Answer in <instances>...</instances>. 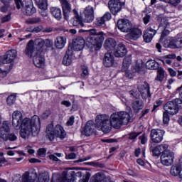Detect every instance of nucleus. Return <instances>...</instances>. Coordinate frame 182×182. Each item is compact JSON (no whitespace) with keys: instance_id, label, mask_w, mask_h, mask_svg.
I'll use <instances>...</instances> for the list:
<instances>
[{"instance_id":"obj_34","label":"nucleus","mask_w":182,"mask_h":182,"mask_svg":"<svg viewBox=\"0 0 182 182\" xmlns=\"http://www.w3.org/2000/svg\"><path fill=\"white\" fill-rule=\"evenodd\" d=\"M50 13L57 21L62 19V10L58 7H51Z\"/></svg>"},{"instance_id":"obj_22","label":"nucleus","mask_w":182,"mask_h":182,"mask_svg":"<svg viewBox=\"0 0 182 182\" xmlns=\"http://www.w3.org/2000/svg\"><path fill=\"white\" fill-rule=\"evenodd\" d=\"M16 50H9L2 56L4 63H12L16 59Z\"/></svg>"},{"instance_id":"obj_39","label":"nucleus","mask_w":182,"mask_h":182,"mask_svg":"<svg viewBox=\"0 0 182 182\" xmlns=\"http://www.w3.org/2000/svg\"><path fill=\"white\" fill-rule=\"evenodd\" d=\"M104 178L105 173L102 172H98L92 177L91 182H102Z\"/></svg>"},{"instance_id":"obj_53","label":"nucleus","mask_w":182,"mask_h":182,"mask_svg":"<svg viewBox=\"0 0 182 182\" xmlns=\"http://www.w3.org/2000/svg\"><path fill=\"white\" fill-rule=\"evenodd\" d=\"M89 75V70L87 67L82 68V74L81 75L82 77H86V76Z\"/></svg>"},{"instance_id":"obj_57","label":"nucleus","mask_w":182,"mask_h":182,"mask_svg":"<svg viewBox=\"0 0 182 182\" xmlns=\"http://www.w3.org/2000/svg\"><path fill=\"white\" fill-rule=\"evenodd\" d=\"M9 21H11V15H6L1 18V22L3 23L9 22Z\"/></svg>"},{"instance_id":"obj_16","label":"nucleus","mask_w":182,"mask_h":182,"mask_svg":"<svg viewBox=\"0 0 182 182\" xmlns=\"http://www.w3.org/2000/svg\"><path fill=\"white\" fill-rule=\"evenodd\" d=\"M155 25L156 24H151V26L149 27L144 33L143 38L146 43L151 42L154 35L157 33Z\"/></svg>"},{"instance_id":"obj_61","label":"nucleus","mask_w":182,"mask_h":182,"mask_svg":"<svg viewBox=\"0 0 182 182\" xmlns=\"http://www.w3.org/2000/svg\"><path fill=\"white\" fill-rule=\"evenodd\" d=\"M26 150L28 154H33V153H35V150H33V149H32V147L29 146L26 147Z\"/></svg>"},{"instance_id":"obj_3","label":"nucleus","mask_w":182,"mask_h":182,"mask_svg":"<svg viewBox=\"0 0 182 182\" xmlns=\"http://www.w3.org/2000/svg\"><path fill=\"white\" fill-rule=\"evenodd\" d=\"M90 36L86 40L82 37H77L73 40V49L79 52L85 48V44L87 48L93 52V50H100L105 42V36L106 33L103 31H97L96 28H92L85 31Z\"/></svg>"},{"instance_id":"obj_28","label":"nucleus","mask_w":182,"mask_h":182,"mask_svg":"<svg viewBox=\"0 0 182 182\" xmlns=\"http://www.w3.org/2000/svg\"><path fill=\"white\" fill-rule=\"evenodd\" d=\"M117 46V43L116 42V40L113 38H108L105 40L104 43V48L106 49V50L110 51V50H114V48Z\"/></svg>"},{"instance_id":"obj_31","label":"nucleus","mask_w":182,"mask_h":182,"mask_svg":"<svg viewBox=\"0 0 182 182\" xmlns=\"http://www.w3.org/2000/svg\"><path fill=\"white\" fill-rule=\"evenodd\" d=\"M144 108V103L141 100H136L132 102V109L134 113H139Z\"/></svg>"},{"instance_id":"obj_32","label":"nucleus","mask_w":182,"mask_h":182,"mask_svg":"<svg viewBox=\"0 0 182 182\" xmlns=\"http://www.w3.org/2000/svg\"><path fill=\"white\" fill-rule=\"evenodd\" d=\"M73 61V55H72V50H68L63 59V65H65V66H70Z\"/></svg>"},{"instance_id":"obj_63","label":"nucleus","mask_w":182,"mask_h":182,"mask_svg":"<svg viewBox=\"0 0 182 182\" xmlns=\"http://www.w3.org/2000/svg\"><path fill=\"white\" fill-rule=\"evenodd\" d=\"M105 22L106 21H105L103 17H101V18H98V20H97V23H98L99 26H102V25H105Z\"/></svg>"},{"instance_id":"obj_33","label":"nucleus","mask_w":182,"mask_h":182,"mask_svg":"<svg viewBox=\"0 0 182 182\" xmlns=\"http://www.w3.org/2000/svg\"><path fill=\"white\" fill-rule=\"evenodd\" d=\"M66 37L65 36H58L55 40V46L57 49H63L65 45H66Z\"/></svg>"},{"instance_id":"obj_37","label":"nucleus","mask_w":182,"mask_h":182,"mask_svg":"<svg viewBox=\"0 0 182 182\" xmlns=\"http://www.w3.org/2000/svg\"><path fill=\"white\" fill-rule=\"evenodd\" d=\"M164 69L161 67H159L157 69V75L155 78V80H156V82H163V80H164Z\"/></svg>"},{"instance_id":"obj_17","label":"nucleus","mask_w":182,"mask_h":182,"mask_svg":"<svg viewBox=\"0 0 182 182\" xmlns=\"http://www.w3.org/2000/svg\"><path fill=\"white\" fill-rule=\"evenodd\" d=\"M10 132L9 122L4 121L0 127V139H2L4 141H8V133Z\"/></svg>"},{"instance_id":"obj_24","label":"nucleus","mask_w":182,"mask_h":182,"mask_svg":"<svg viewBox=\"0 0 182 182\" xmlns=\"http://www.w3.org/2000/svg\"><path fill=\"white\" fill-rule=\"evenodd\" d=\"M33 64L36 68L43 69L46 66L45 57L42 54H37L33 57Z\"/></svg>"},{"instance_id":"obj_20","label":"nucleus","mask_w":182,"mask_h":182,"mask_svg":"<svg viewBox=\"0 0 182 182\" xmlns=\"http://www.w3.org/2000/svg\"><path fill=\"white\" fill-rule=\"evenodd\" d=\"M138 90L140 92L141 97L144 99L146 97H151V94L150 93V85L147 82H144L138 86Z\"/></svg>"},{"instance_id":"obj_62","label":"nucleus","mask_w":182,"mask_h":182,"mask_svg":"<svg viewBox=\"0 0 182 182\" xmlns=\"http://www.w3.org/2000/svg\"><path fill=\"white\" fill-rule=\"evenodd\" d=\"M43 29V27H42V26H39L33 28V32H35L36 33H39V32H41Z\"/></svg>"},{"instance_id":"obj_54","label":"nucleus","mask_w":182,"mask_h":182,"mask_svg":"<svg viewBox=\"0 0 182 182\" xmlns=\"http://www.w3.org/2000/svg\"><path fill=\"white\" fill-rule=\"evenodd\" d=\"M74 123H75V117L71 116L68 120L66 124L67 126H73Z\"/></svg>"},{"instance_id":"obj_51","label":"nucleus","mask_w":182,"mask_h":182,"mask_svg":"<svg viewBox=\"0 0 182 182\" xmlns=\"http://www.w3.org/2000/svg\"><path fill=\"white\" fill-rule=\"evenodd\" d=\"M139 135L140 133L132 132L129 134V139H130V140H134V139H136Z\"/></svg>"},{"instance_id":"obj_12","label":"nucleus","mask_w":182,"mask_h":182,"mask_svg":"<svg viewBox=\"0 0 182 182\" xmlns=\"http://www.w3.org/2000/svg\"><path fill=\"white\" fill-rule=\"evenodd\" d=\"M117 26L121 32L127 33L132 31L133 24L128 19H119L117 23Z\"/></svg>"},{"instance_id":"obj_10","label":"nucleus","mask_w":182,"mask_h":182,"mask_svg":"<svg viewBox=\"0 0 182 182\" xmlns=\"http://www.w3.org/2000/svg\"><path fill=\"white\" fill-rule=\"evenodd\" d=\"M164 130L160 129H154L151 130L150 137L152 143H161L164 137Z\"/></svg>"},{"instance_id":"obj_5","label":"nucleus","mask_w":182,"mask_h":182,"mask_svg":"<svg viewBox=\"0 0 182 182\" xmlns=\"http://www.w3.org/2000/svg\"><path fill=\"white\" fill-rule=\"evenodd\" d=\"M74 171H63L62 176L57 181L52 180L51 182H89L87 176H73Z\"/></svg>"},{"instance_id":"obj_14","label":"nucleus","mask_w":182,"mask_h":182,"mask_svg":"<svg viewBox=\"0 0 182 182\" xmlns=\"http://www.w3.org/2000/svg\"><path fill=\"white\" fill-rule=\"evenodd\" d=\"M168 144L163 143L161 144L157 145L154 148L153 146L150 147L151 151L154 157H159L165 152L166 150H168Z\"/></svg>"},{"instance_id":"obj_1","label":"nucleus","mask_w":182,"mask_h":182,"mask_svg":"<svg viewBox=\"0 0 182 182\" xmlns=\"http://www.w3.org/2000/svg\"><path fill=\"white\" fill-rule=\"evenodd\" d=\"M12 126L15 130H20L22 139H29L31 134L36 137L41 132V118L38 115H34L31 119H23L22 112L16 110L12 114Z\"/></svg>"},{"instance_id":"obj_40","label":"nucleus","mask_w":182,"mask_h":182,"mask_svg":"<svg viewBox=\"0 0 182 182\" xmlns=\"http://www.w3.org/2000/svg\"><path fill=\"white\" fill-rule=\"evenodd\" d=\"M37 182H49V175L44 173L38 174Z\"/></svg>"},{"instance_id":"obj_21","label":"nucleus","mask_w":182,"mask_h":182,"mask_svg":"<svg viewBox=\"0 0 182 182\" xmlns=\"http://www.w3.org/2000/svg\"><path fill=\"white\" fill-rule=\"evenodd\" d=\"M168 48L171 49H181L182 48V37H171L169 39V43L168 44Z\"/></svg>"},{"instance_id":"obj_60","label":"nucleus","mask_w":182,"mask_h":182,"mask_svg":"<svg viewBox=\"0 0 182 182\" xmlns=\"http://www.w3.org/2000/svg\"><path fill=\"white\" fill-rule=\"evenodd\" d=\"M180 2H181V0H169V4H171V5H173V6H177V5L180 4Z\"/></svg>"},{"instance_id":"obj_47","label":"nucleus","mask_w":182,"mask_h":182,"mask_svg":"<svg viewBox=\"0 0 182 182\" xmlns=\"http://www.w3.org/2000/svg\"><path fill=\"white\" fill-rule=\"evenodd\" d=\"M139 140L141 144H145L147 143V134H143L139 136Z\"/></svg>"},{"instance_id":"obj_8","label":"nucleus","mask_w":182,"mask_h":182,"mask_svg":"<svg viewBox=\"0 0 182 182\" xmlns=\"http://www.w3.org/2000/svg\"><path fill=\"white\" fill-rule=\"evenodd\" d=\"M130 65H132V55H128L124 58L122 72L124 73L125 77L133 79L136 76V71L129 70Z\"/></svg>"},{"instance_id":"obj_56","label":"nucleus","mask_w":182,"mask_h":182,"mask_svg":"<svg viewBox=\"0 0 182 182\" xmlns=\"http://www.w3.org/2000/svg\"><path fill=\"white\" fill-rule=\"evenodd\" d=\"M67 160H75L76 159V154L75 153H71L69 154L68 156H66Z\"/></svg>"},{"instance_id":"obj_55","label":"nucleus","mask_w":182,"mask_h":182,"mask_svg":"<svg viewBox=\"0 0 182 182\" xmlns=\"http://www.w3.org/2000/svg\"><path fill=\"white\" fill-rule=\"evenodd\" d=\"M50 116V110L47 109L46 110L43 114H42V118L43 119H48Z\"/></svg>"},{"instance_id":"obj_58","label":"nucleus","mask_w":182,"mask_h":182,"mask_svg":"<svg viewBox=\"0 0 182 182\" xmlns=\"http://www.w3.org/2000/svg\"><path fill=\"white\" fill-rule=\"evenodd\" d=\"M168 70L170 73V75L172 76V77H174L176 76H177V72H176V70H174L173 68H168Z\"/></svg>"},{"instance_id":"obj_4","label":"nucleus","mask_w":182,"mask_h":182,"mask_svg":"<svg viewBox=\"0 0 182 182\" xmlns=\"http://www.w3.org/2000/svg\"><path fill=\"white\" fill-rule=\"evenodd\" d=\"M46 138L50 141H53L56 137L61 140H63L66 137V132L60 124H57L55 128H53V124H48L46 127Z\"/></svg>"},{"instance_id":"obj_42","label":"nucleus","mask_w":182,"mask_h":182,"mask_svg":"<svg viewBox=\"0 0 182 182\" xmlns=\"http://www.w3.org/2000/svg\"><path fill=\"white\" fill-rule=\"evenodd\" d=\"M26 22L28 25L39 23V22H41V18L35 17V18H29L28 20L26 21Z\"/></svg>"},{"instance_id":"obj_27","label":"nucleus","mask_w":182,"mask_h":182,"mask_svg":"<svg viewBox=\"0 0 182 182\" xmlns=\"http://www.w3.org/2000/svg\"><path fill=\"white\" fill-rule=\"evenodd\" d=\"M82 136H86L89 137L93 134V122H87L84 129L81 132Z\"/></svg>"},{"instance_id":"obj_35","label":"nucleus","mask_w":182,"mask_h":182,"mask_svg":"<svg viewBox=\"0 0 182 182\" xmlns=\"http://www.w3.org/2000/svg\"><path fill=\"white\" fill-rule=\"evenodd\" d=\"M146 68L151 70H156V69H158L160 67L159 63H157L154 60H149L146 63Z\"/></svg>"},{"instance_id":"obj_18","label":"nucleus","mask_w":182,"mask_h":182,"mask_svg":"<svg viewBox=\"0 0 182 182\" xmlns=\"http://www.w3.org/2000/svg\"><path fill=\"white\" fill-rule=\"evenodd\" d=\"M156 21L159 22V29H168L170 28V22H168V17L159 14L156 17Z\"/></svg>"},{"instance_id":"obj_41","label":"nucleus","mask_w":182,"mask_h":182,"mask_svg":"<svg viewBox=\"0 0 182 182\" xmlns=\"http://www.w3.org/2000/svg\"><path fill=\"white\" fill-rule=\"evenodd\" d=\"M8 106H12L16 102V94L9 95L6 99Z\"/></svg>"},{"instance_id":"obj_11","label":"nucleus","mask_w":182,"mask_h":182,"mask_svg":"<svg viewBox=\"0 0 182 182\" xmlns=\"http://www.w3.org/2000/svg\"><path fill=\"white\" fill-rule=\"evenodd\" d=\"M38 178V172L36 169L30 168L26 171L21 176V182H35Z\"/></svg>"},{"instance_id":"obj_2","label":"nucleus","mask_w":182,"mask_h":182,"mask_svg":"<svg viewBox=\"0 0 182 182\" xmlns=\"http://www.w3.org/2000/svg\"><path fill=\"white\" fill-rule=\"evenodd\" d=\"M130 114L126 111L114 112L110 117L106 114H100L95 118V127L103 133H110L112 127L119 130L122 126L129 124Z\"/></svg>"},{"instance_id":"obj_50","label":"nucleus","mask_w":182,"mask_h":182,"mask_svg":"<svg viewBox=\"0 0 182 182\" xmlns=\"http://www.w3.org/2000/svg\"><path fill=\"white\" fill-rule=\"evenodd\" d=\"M151 18V16L150 14H146L145 16L143 18V21L144 25H147L149 22H150V19Z\"/></svg>"},{"instance_id":"obj_44","label":"nucleus","mask_w":182,"mask_h":182,"mask_svg":"<svg viewBox=\"0 0 182 182\" xmlns=\"http://www.w3.org/2000/svg\"><path fill=\"white\" fill-rule=\"evenodd\" d=\"M58 157H62V154L60 153H55V155L50 154L48 156V159L53 161H59Z\"/></svg>"},{"instance_id":"obj_15","label":"nucleus","mask_w":182,"mask_h":182,"mask_svg":"<svg viewBox=\"0 0 182 182\" xmlns=\"http://www.w3.org/2000/svg\"><path fill=\"white\" fill-rule=\"evenodd\" d=\"M141 35H143V33L140 28L132 27L129 33L126 35V39L129 41H137L139 38H141Z\"/></svg>"},{"instance_id":"obj_25","label":"nucleus","mask_w":182,"mask_h":182,"mask_svg":"<svg viewBox=\"0 0 182 182\" xmlns=\"http://www.w3.org/2000/svg\"><path fill=\"white\" fill-rule=\"evenodd\" d=\"M126 53H127L126 46H124L123 43H119L115 49L114 55L116 58H123V56H125Z\"/></svg>"},{"instance_id":"obj_52","label":"nucleus","mask_w":182,"mask_h":182,"mask_svg":"<svg viewBox=\"0 0 182 182\" xmlns=\"http://www.w3.org/2000/svg\"><path fill=\"white\" fill-rule=\"evenodd\" d=\"M102 18H104L105 21L107 22L108 21H110L112 19V14L109 12H107L104 14Z\"/></svg>"},{"instance_id":"obj_43","label":"nucleus","mask_w":182,"mask_h":182,"mask_svg":"<svg viewBox=\"0 0 182 182\" xmlns=\"http://www.w3.org/2000/svg\"><path fill=\"white\" fill-rule=\"evenodd\" d=\"M168 112L167 111L164 112L163 113V123L164 124H168V122H170V115H168Z\"/></svg>"},{"instance_id":"obj_48","label":"nucleus","mask_w":182,"mask_h":182,"mask_svg":"<svg viewBox=\"0 0 182 182\" xmlns=\"http://www.w3.org/2000/svg\"><path fill=\"white\" fill-rule=\"evenodd\" d=\"M18 139V136L14 133L8 134V140L10 141H15Z\"/></svg>"},{"instance_id":"obj_59","label":"nucleus","mask_w":182,"mask_h":182,"mask_svg":"<svg viewBox=\"0 0 182 182\" xmlns=\"http://www.w3.org/2000/svg\"><path fill=\"white\" fill-rule=\"evenodd\" d=\"M61 105H63V106H65V107H70V106H72V103L68 100H63L61 102Z\"/></svg>"},{"instance_id":"obj_30","label":"nucleus","mask_w":182,"mask_h":182,"mask_svg":"<svg viewBox=\"0 0 182 182\" xmlns=\"http://www.w3.org/2000/svg\"><path fill=\"white\" fill-rule=\"evenodd\" d=\"M44 41L42 38H36L33 43L34 48L37 51V53H42L43 50H46V48H45V45L43 44Z\"/></svg>"},{"instance_id":"obj_38","label":"nucleus","mask_w":182,"mask_h":182,"mask_svg":"<svg viewBox=\"0 0 182 182\" xmlns=\"http://www.w3.org/2000/svg\"><path fill=\"white\" fill-rule=\"evenodd\" d=\"M181 166H173L171 168V176H173L175 177H177V176L181 175Z\"/></svg>"},{"instance_id":"obj_19","label":"nucleus","mask_w":182,"mask_h":182,"mask_svg":"<svg viewBox=\"0 0 182 182\" xmlns=\"http://www.w3.org/2000/svg\"><path fill=\"white\" fill-rule=\"evenodd\" d=\"M85 21L87 23L93 22L95 19V10L90 6H88L84 9Z\"/></svg>"},{"instance_id":"obj_29","label":"nucleus","mask_w":182,"mask_h":182,"mask_svg":"<svg viewBox=\"0 0 182 182\" xmlns=\"http://www.w3.org/2000/svg\"><path fill=\"white\" fill-rule=\"evenodd\" d=\"M114 64V56L110 53H107L105 55L103 60V65L105 68H112V65Z\"/></svg>"},{"instance_id":"obj_46","label":"nucleus","mask_w":182,"mask_h":182,"mask_svg":"<svg viewBox=\"0 0 182 182\" xmlns=\"http://www.w3.org/2000/svg\"><path fill=\"white\" fill-rule=\"evenodd\" d=\"M43 42L45 48H52V46H53V41L50 39L43 40Z\"/></svg>"},{"instance_id":"obj_64","label":"nucleus","mask_w":182,"mask_h":182,"mask_svg":"<svg viewBox=\"0 0 182 182\" xmlns=\"http://www.w3.org/2000/svg\"><path fill=\"white\" fill-rule=\"evenodd\" d=\"M102 182H114V181H112L110 177L106 176V175H105L104 173V178L102 179Z\"/></svg>"},{"instance_id":"obj_23","label":"nucleus","mask_w":182,"mask_h":182,"mask_svg":"<svg viewBox=\"0 0 182 182\" xmlns=\"http://www.w3.org/2000/svg\"><path fill=\"white\" fill-rule=\"evenodd\" d=\"M24 53L25 55H26V56H28V58H32L33 55H36L37 54H38L36 51V48H35L33 40H31L28 43Z\"/></svg>"},{"instance_id":"obj_49","label":"nucleus","mask_w":182,"mask_h":182,"mask_svg":"<svg viewBox=\"0 0 182 182\" xmlns=\"http://www.w3.org/2000/svg\"><path fill=\"white\" fill-rule=\"evenodd\" d=\"M38 154L39 157H45V155L46 154V149L45 148H41L38 151Z\"/></svg>"},{"instance_id":"obj_13","label":"nucleus","mask_w":182,"mask_h":182,"mask_svg":"<svg viewBox=\"0 0 182 182\" xmlns=\"http://www.w3.org/2000/svg\"><path fill=\"white\" fill-rule=\"evenodd\" d=\"M108 6L112 15H117L122 11V1L120 0H109Z\"/></svg>"},{"instance_id":"obj_36","label":"nucleus","mask_w":182,"mask_h":182,"mask_svg":"<svg viewBox=\"0 0 182 182\" xmlns=\"http://www.w3.org/2000/svg\"><path fill=\"white\" fill-rule=\"evenodd\" d=\"M73 26H85V24L83 23V21L82 20V17L79 16V14L75 15L73 21Z\"/></svg>"},{"instance_id":"obj_7","label":"nucleus","mask_w":182,"mask_h":182,"mask_svg":"<svg viewBox=\"0 0 182 182\" xmlns=\"http://www.w3.org/2000/svg\"><path fill=\"white\" fill-rule=\"evenodd\" d=\"M164 109L165 112H167L172 116L177 114L178 110L182 109V100L176 98L172 101H169L164 106Z\"/></svg>"},{"instance_id":"obj_45","label":"nucleus","mask_w":182,"mask_h":182,"mask_svg":"<svg viewBox=\"0 0 182 182\" xmlns=\"http://www.w3.org/2000/svg\"><path fill=\"white\" fill-rule=\"evenodd\" d=\"M161 29H163V31L161 34L159 42H161V41H163L166 38V36H168V35H170L169 30H168L167 28H161Z\"/></svg>"},{"instance_id":"obj_9","label":"nucleus","mask_w":182,"mask_h":182,"mask_svg":"<svg viewBox=\"0 0 182 182\" xmlns=\"http://www.w3.org/2000/svg\"><path fill=\"white\" fill-rule=\"evenodd\" d=\"M160 159L163 166H166V167L172 166L174 163V152L170 149H166L165 152L161 154Z\"/></svg>"},{"instance_id":"obj_6","label":"nucleus","mask_w":182,"mask_h":182,"mask_svg":"<svg viewBox=\"0 0 182 182\" xmlns=\"http://www.w3.org/2000/svg\"><path fill=\"white\" fill-rule=\"evenodd\" d=\"M17 9L23 8V11L26 12L28 16H32L33 14H36V8L33 6L32 0H25L24 3L22 0H14Z\"/></svg>"},{"instance_id":"obj_26","label":"nucleus","mask_w":182,"mask_h":182,"mask_svg":"<svg viewBox=\"0 0 182 182\" xmlns=\"http://www.w3.org/2000/svg\"><path fill=\"white\" fill-rule=\"evenodd\" d=\"M60 1L62 5L65 19H69V14H70L72 11V6H70V4H69V2L66 0H60Z\"/></svg>"}]
</instances>
